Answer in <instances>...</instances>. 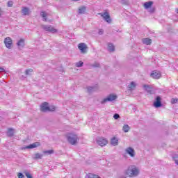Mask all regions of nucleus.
I'll list each match as a JSON object with an SVG mask.
<instances>
[{"mask_svg":"<svg viewBox=\"0 0 178 178\" xmlns=\"http://www.w3.org/2000/svg\"><path fill=\"white\" fill-rule=\"evenodd\" d=\"M125 173L129 177H136V176L140 175V169H138L136 165H129L125 171Z\"/></svg>","mask_w":178,"mask_h":178,"instance_id":"f257e3e1","label":"nucleus"},{"mask_svg":"<svg viewBox=\"0 0 178 178\" xmlns=\"http://www.w3.org/2000/svg\"><path fill=\"white\" fill-rule=\"evenodd\" d=\"M56 108L54 106H48V103H42L40 106V111L42 112H54Z\"/></svg>","mask_w":178,"mask_h":178,"instance_id":"f03ea898","label":"nucleus"},{"mask_svg":"<svg viewBox=\"0 0 178 178\" xmlns=\"http://www.w3.org/2000/svg\"><path fill=\"white\" fill-rule=\"evenodd\" d=\"M67 140L72 145H76V143L79 141V136L76 134H70L67 136Z\"/></svg>","mask_w":178,"mask_h":178,"instance_id":"7ed1b4c3","label":"nucleus"},{"mask_svg":"<svg viewBox=\"0 0 178 178\" xmlns=\"http://www.w3.org/2000/svg\"><path fill=\"white\" fill-rule=\"evenodd\" d=\"M42 29L45 31H49V33H52L53 34L58 32V30L51 25H42Z\"/></svg>","mask_w":178,"mask_h":178,"instance_id":"20e7f679","label":"nucleus"},{"mask_svg":"<svg viewBox=\"0 0 178 178\" xmlns=\"http://www.w3.org/2000/svg\"><path fill=\"white\" fill-rule=\"evenodd\" d=\"M118 98V96L115 95H109L107 97L104 98L101 104H104L106 102H112V101H115Z\"/></svg>","mask_w":178,"mask_h":178,"instance_id":"39448f33","label":"nucleus"},{"mask_svg":"<svg viewBox=\"0 0 178 178\" xmlns=\"http://www.w3.org/2000/svg\"><path fill=\"white\" fill-rule=\"evenodd\" d=\"M96 142L100 147H105L108 144V140L104 138H97Z\"/></svg>","mask_w":178,"mask_h":178,"instance_id":"423d86ee","label":"nucleus"},{"mask_svg":"<svg viewBox=\"0 0 178 178\" xmlns=\"http://www.w3.org/2000/svg\"><path fill=\"white\" fill-rule=\"evenodd\" d=\"M125 152L126 154L129 155L131 158H134V156H136V151L133 147H127V149H125Z\"/></svg>","mask_w":178,"mask_h":178,"instance_id":"0eeeda50","label":"nucleus"},{"mask_svg":"<svg viewBox=\"0 0 178 178\" xmlns=\"http://www.w3.org/2000/svg\"><path fill=\"white\" fill-rule=\"evenodd\" d=\"M99 15L102 16V17H103V19H104L107 23H111L112 22V19H111V16L109 15V13H108V12H104V13H99Z\"/></svg>","mask_w":178,"mask_h":178,"instance_id":"6e6552de","label":"nucleus"},{"mask_svg":"<svg viewBox=\"0 0 178 178\" xmlns=\"http://www.w3.org/2000/svg\"><path fill=\"white\" fill-rule=\"evenodd\" d=\"M4 44L8 49H12V45L13 44L12 39L10 37H7L4 40Z\"/></svg>","mask_w":178,"mask_h":178,"instance_id":"1a4fd4ad","label":"nucleus"},{"mask_svg":"<svg viewBox=\"0 0 178 178\" xmlns=\"http://www.w3.org/2000/svg\"><path fill=\"white\" fill-rule=\"evenodd\" d=\"M155 108H161L162 106V98L160 96L156 97V101L154 103Z\"/></svg>","mask_w":178,"mask_h":178,"instance_id":"9d476101","label":"nucleus"},{"mask_svg":"<svg viewBox=\"0 0 178 178\" xmlns=\"http://www.w3.org/2000/svg\"><path fill=\"white\" fill-rule=\"evenodd\" d=\"M78 48L81 50V54H86L87 52V44L85 43L79 44Z\"/></svg>","mask_w":178,"mask_h":178,"instance_id":"9b49d317","label":"nucleus"},{"mask_svg":"<svg viewBox=\"0 0 178 178\" xmlns=\"http://www.w3.org/2000/svg\"><path fill=\"white\" fill-rule=\"evenodd\" d=\"M41 145V143H40L39 142H35L33 143L26 147H25L26 149H31L33 148H37L38 147H40Z\"/></svg>","mask_w":178,"mask_h":178,"instance_id":"f8f14e48","label":"nucleus"},{"mask_svg":"<svg viewBox=\"0 0 178 178\" xmlns=\"http://www.w3.org/2000/svg\"><path fill=\"white\" fill-rule=\"evenodd\" d=\"M161 72H158V71H153L151 73V77H152V79H155L156 80H158V79L161 78Z\"/></svg>","mask_w":178,"mask_h":178,"instance_id":"ddd939ff","label":"nucleus"},{"mask_svg":"<svg viewBox=\"0 0 178 178\" xmlns=\"http://www.w3.org/2000/svg\"><path fill=\"white\" fill-rule=\"evenodd\" d=\"M87 90H88V92L89 93L94 92V91H97L98 86L96 84L93 86H88L87 88Z\"/></svg>","mask_w":178,"mask_h":178,"instance_id":"4468645a","label":"nucleus"},{"mask_svg":"<svg viewBox=\"0 0 178 178\" xmlns=\"http://www.w3.org/2000/svg\"><path fill=\"white\" fill-rule=\"evenodd\" d=\"M136 87H137V84L134 81H131L129 85H128V90L129 91H133L134 90H136Z\"/></svg>","mask_w":178,"mask_h":178,"instance_id":"2eb2a0df","label":"nucleus"},{"mask_svg":"<svg viewBox=\"0 0 178 178\" xmlns=\"http://www.w3.org/2000/svg\"><path fill=\"white\" fill-rule=\"evenodd\" d=\"M22 13L24 16H29V15H30V9H29L27 7H23Z\"/></svg>","mask_w":178,"mask_h":178,"instance_id":"dca6fc26","label":"nucleus"},{"mask_svg":"<svg viewBox=\"0 0 178 178\" xmlns=\"http://www.w3.org/2000/svg\"><path fill=\"white\" fill-rule=\"evenodd\" d=\"M142 42H143V44H145V45H151V44L152 43V40L149 39V38L142 39Z\"/></svg>","mask_w":178,"mask_h":178,"instance_id":"f3484780","label":"nucleus"},{"mask_svg":"<svg viewBox=\"0 0 178 178\" xmlns=\"http://www.w3.org/2000/svg\"><path fill=\"white\" fill-rule=\"evenodd\" d=\"M24 39H20L17 42V47H18V48H24Z\"/></svg>","mask_w":178,"mask_h":178,"instance_id":"a211bd4d","label":"nucleus"},{"mask_svg":"<svg viewBox=\"0 0 178 178\" xmlns=\"http://www.w3.org/2000/svg\"><path fill=\"white\" fill-rule=\"evenodd\" d=\"M15 134V129L10 128L8 129L7 136L8 137H13Z\"/></svg>","mask_w":178,"mask_h":178,"instance_id":"6ab92c4d","label":"nucleus"},{"mask_svg":"<svg viewBox=\"0 0 178 178\" xmlns=\"http://www.w3.org/2000/svg\"><path fill=\"white\" fill-rule=\"evenodd\" d=\"M153 3H154V2H152V1L145 2L144 3L145 9H149V8H151L152 6Z\"/></svg>","mask_w":178,"mask_h":178,"instance_id":"aec40b11","label":"nucleus"},{"mask_svg":"<svg viewBox=\"0 0 178 178\" xmlns=\"http://www.w3.org/2000/svg\"><path fill=\"white\" fill-rule=\"evenodd\" d=\"M122 130L124 133H129V131L130 130V126H129V124H124L122 127Z\"/></svg>","mask_w":178,"mask_h":178,"instance_id":"412c9836","label":"nucleus"},{"mask_svg":"<svg viewBox=\"0 0 178 178\" xmlns=\"http://www.w3.org/2000/svg\"><path fill=\"white\" fill-rule=\"evenodd\" d=\"M43 155L40 153H36L33 156V159H42Z\"/></svg>","mask_w":178,"mask_h":178,"instance_id":"4be33fe9","label":"nucleus"},{"mask_svg":"<svg viewBox=\"0 0 178 178\" xmlns=\"http://www.w3.org/2000/svg\"><path fill=\"white\" fill-rule=\"evenodd\" d=\"M118 143H119V140H118V138H113L111 139V145H113L114 147H115V145H118Z\"/></svg>","mask_w":178,"mask_h":178,"instance_id":"5701e85b","label":"nucleus"},{"mask_svg":"<svg viewBox=\"0 0 178 178\" xmlns=\"http://www.w3.org/2000/svg\"><path fill=\"white\" fill-rule=\"evenodd\" d=\"M86 178H101V177H99L97 175L90 173L86 176Z\"/></svg>","mask_w":178,"mask_h":178,"instance_id":"b1692460","label":"nucleus"},{"mask_svg":"<svg viewBox=\"0 0 178 178\" xmlns=\"http://www.w3.org/2000/svg\"><path fill=\"white\" fill-rule=\"evenodd\" d=\"M40 16H42V17H43L44 22H47V17L48 16V14L47 13L42 11L40 13Z\"/></svg>","mask_w":178,"mask_h":178,"instance_id":"393cba45","label":"nucleus"},{"mask_svg":"<svg viewBox=\"0 0 178 178\" xmlns=\"http://www.w3.org/2000/svg\"><path fill=\"white\" fill-rule=\"evenodd\" d=\"M108 47L109 52H113V51H115V46H113V44L108 43Z\"/></svg>","mask_w":178,"mask_h":178,"instance_id":"a878e982","label":"nucleus"},{"mask_svg":"<svg viewBox=\"0 0 178 178\" xmlns=\"http://www.w3.org/2000/svg\"><path fill=\"white\" fill-rule=\"evenodd\" d=\"M143 88H145V91L149 93L152 91V90L151 89V86H149V85H143Z\"/></svg>","mask_w":178,"mask_h":178,"instance_id":"bb28decb","label":"nucleus"},{"mask_svg":"<svg viewBox=\"0 0 178 178\" xmlns=\"http://www.w3.org/2000/svg\"><path fill=\"white\" fill-rule=\"evenodd\" d=\"M86 6H82L79 8V13L80 15H83V13H86Z\"/></svg>","mask_w":178,"mask_h":178,"instance_id":"cd10ccee","label":"nucleus"},{"mask_svg":"<svg viewBox=\"0 0 178 178\" xmlns=\"http://www.w3.org/2000/svg\"><path fill=\"white\" fill-rule=\"evenodd\" d=\"M33 69L30 68V69H28V70H26L25 71V74L26 76H30L31 74V73H33Z\"/></svg>","mask_w":178,"mask_h":178,"instance_id":"c85d7f7f","label":"nucleus"},{"mask_svg":"<svg viewBox=\"0 0 178 178\" xmlns=\"http://www.w3.org/2000/svg\"><path fill=\"white\" fill-rule=\"evenodd\" d=\"M173 160L175 161L176 165H178V154H175L173 156Z\"/></svg>","mask_w":178,"mask_h":178,"instance_id":"c756f323","label":"nucleus"},{"mask_svg":"<svg viewBox=\"0 0 178 178\" xmlns=\"http://www.w3.org/2000/svg\"><path fill=\"white\" fill-rule=\"evenodd\" d=\"M83 65H84V63H83V61H79L76 63V67H81Z\"/></svg>","mask_w":178,"mask_h":178,"instance_id":"7c9ffc66","label":"nucleus"},{"mask_svg":"<svg viewBox=\"0 0 178 178\" xmlns=\"http://www.w3.org/2000/svg\"><path fill=\"white\" fill-rule=\"evenodd\" d=\"M43 153L47 154L48 155H51L54 154V150H46V151H44Z\"/></svg>","mask_w":178,"mask_h":178,"instance_id":"2f4dec72","label":"nucleus"},{"mask_svg":"<svg viewBox=\"0 0 178 178\" xmlns=\"http://www.w3.org/2000/svg\"><path fill=\"white\" fill-rule=\"evenodd\" d=\"M171 104H178V99H171Z\"/></svg>","mask_w":178,"mask_h":178,"instance_id":"473e14b6","label":"nucleus"},{"mask_svg":"<svg viewBox=\"0 0 178 178\" xmlns=\"http://www.w3.org/2000/svg\"><path fill=\"white\" fill-rule=\"evenodd\" d=\"M114 119H115V120H118V119H119L120 118V115H119V114L118 113H115L113 115Z\"/></svg>","mask_w":178,"mask_h":178,"instance_id":"72a5a7b5","label":"nucleus"},{"mask_svg":"<svg viewBox=\"0 0 178 178\" xmlns=\"http://www.w3.org/2000/svg\"><path fill=\"white\" fill-rule=\"evenodd\" d=\"M8 6H9L10 8H12V6H13V1H9L8 2Z\"/></svg>","mask_w":178,"mask_h":178,"instance_id":"f704fd0d","label":"nucleus"},{"mask_svg":"<svg viewBox=\"0 0 178 178\" xmlns=\"http://www.w3.org/2000/svg\"><path fill=\"white\" fill-rule=\"evenodd\" d=\"M25 175L27 178H33V176H31V174H30V172H26Z\"/></svg>","mask_w":178,"mask_h":178,"instance_id":"c9c22d12","label":"nucleus"},{"mask_svg":"<svg viewBox=\"0 0 178 178\" xmlns=\"http://www.w3.org/2000/svg\"><path fill=\"white\" fill-rule=\"evenodd\" d=\"M18 178H24V175L22 172H19L18 173Z\"/></svg>","mask_w":178,"mask_h":178,"instance_id":"e433bc0d","label":"nucleus"},{"mask_svg":"<svg viewBox=\"0 0 178 178\" xmlns=\"http://www.w3.org/2000/svg\"><path fill=\"white\" fill-rule=\"evenodd\" d=\"M150 12V13H154V12H155V8H152L149 9V10Z\"/></svg>","mask_w":178,"mask_h":178,"instance_id":"4c0bfd02","label":"nucleus"},{"mask_svg":"<svg viewBox=\"0 0 178 178\" xmlns=\"http://www.w3.org/2000/svg\"><path fill=\"white\" fill-rule=\"evenodd\" d=\"M99 35H102V34H104V30L99 29Z\"/></svg>","mask_w":178,"mask_h":178,"instance_id":"58836bf2","label":"nucleus"},{"mask_svg":"<svg viewBox=\"0 0 178 178\" xmlns=\"http://www.w3.org/2000/svg\"><path fill=\"white\" fill-rule=\"evenodd\" d=\"M93 67H99V63H95V64L93 65Z\"/></svg>","mask_w":178,"mask_h":178,"instance_id":"ea45409f","label":"nucleus"},{"mask_svg":"<svg viewBox=\"0 0 178 178\" xmlns=\"http://www.w3.org/2000/svg\"><path fill=\"white\" fill-rule=\"evenodd\" d=\"M5 72V69L3 67H0V72Z\"/></svg>","mask_w":178,"mask_h":178,"instance_id":"a19ab883","label":"nucleus"},{"mask_svg":"<svg viewBox=\"0 0 178 178\" xmlns=\"http://www.w3.org/2000/svg\"><path fill=\"white\" fill-rule=\"evenodd\" d=\"M121 1V3H127V0H120Z\"/></svg>","mask_w":178,"mask_h":178,"instance_id":"79ce46f5","label":"nucleus"},{"mask_svg":"<svg viewBox=\"0 0 178 178\" xmlns=\"http://www.w3.org/2000/svg\"><path fill=\"white\" fill-rule=\"evenodd\" d=\"M176 12H177V13H178V9H176Z\"/></svg>","mask_w":178,"mask_h":178,"instance_id":"37998d69","label":"nucleus"},{"mask_svg":"<svg viewBox=\"0 0 178 178\" xmlns=\"http://www.w3.org/2000/svg\"><path fill=\"white\" fill-rule=\"evenodd\" d=\"M73 1H80V0H73Z\"/></svg>","mask_w":178,"mask_h":178,"instance_id":"c03bdc74","label":"nucleus"}]
</instances>
